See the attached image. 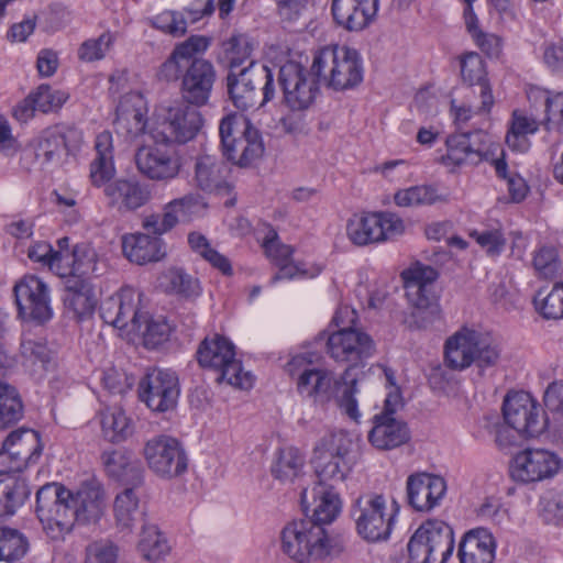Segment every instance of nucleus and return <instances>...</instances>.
I'll use <instances>...</instances> for the list:
<instances>
[{
	"label": "nucleus",
	"mask_w": 563,
	"mask_h": 563,
	"mask_svg": "<svg viewBox=\"0 0 563 563\" xmlns=\"http://www.w3.org/2000/svg\"><path fill=\"white\" fill-rule=\"evenodd\" d=\"M287 373L296 379L297 391L314 404H328L335 398L339 407L353 420L360 418L355 395L358 393L357 379L347 382L350 369L338 379L332 371L310 367L306 357L298 355L286 365Z\"/></svg>",
	"instance_id": "1"
},
{
	"label": "nucleus",
	"mask_w": 563,
	"mask_h": 563,
	"mask_svg": "<svg viewBox=\"0 0 563 563\" xmlns=\"http://www.w3.org/2000/svg\"><path fill=\"white\" fill-rule=\"evenodd\" d=\"M96 157L90 164V179L95 186H104L103 192L110 207L118 211H134L151 200L146 185L135 180H110L115 174L113 164L112 135L108 131L99 133L95 141Z\"/></svg>",
	"instance_id": "2"
},
{
	"label": "nucleus",
	"mask_w": 563,
	"mask_h": 563,
	"mask_svg": "<svg viewBox=\"0 0 563 563\" xmlns=\"http://www.w3.org/2000/svg\"><path fill=\"white\" fill-rule=\"evenodd\" d=\"M280 538L283 552L297 563H318L344 549L322 526L308 519L286 525Z\"/></svg>",
	"instance_id": "3"
},
{
	"label": "nucleus",
	"mask_w": 563,
	"mask_h": 563,
	"mask_svg": "<svg viewBox=\"0 0 563 563\" xmlns=\"http://www.w3.org/2000/svg\"><path fill=\"white\" fill-rule=\"evenodd\" d=\"M411 311L404 322L411 330L428 329L441 320V308L433 291L438 273L431 266L417 264L401 273Z\"/></svg>",
	"instance_id": "4"
},
{
	"label": "nucleus",
	"mask_w": 563,
	"mask_h": 563,
	"mask_svg": "<svg viewBox=\"0 0 563 563\" xmlns=\"http://www.w3.org/2000/svg\"><path fill=\"white\" fill-rule=\"evenodd\" d=\"M444 357L452 369L462 371L472 364L484 369L498 364L501 346L492 333L464 328L446 339Z\"/></svg>",
	"instance_id": "5"
},
{
	"label": "nucleus",
	"mask_w": 563,
	"mask_h": 563,
	"mask_svg": "<svg viewBox=\"0 0 563 563\" xmlns=\"http://www.w3.org/2000/svg\"><path fill=\"white\" fill-rule=\"evenodd\" d=\"M312 74L335 91L357 87L363 81L364 67L360 53L347 46H325L313 56Z\"/></svg>",
	"instance_id": "6"
},
{
	"label": "nucleus",
	"mask_w": 563,
	"mask_h": 563,
	"mask_svg": "<svg viewBox=\"0 0 563 563\" xmlns=\"http://www.w3.org/2000/svg\"><path fill=\"white\" fill-rule=\"evenodd\" d=\"M197 361L201 367L216 374L217 383H227L240 389L253 386V376L243 371L233 343L222 335L205 338L198 346Z\"/></svg>",
	"instance_id": "7"
},
{
	"label": "nucleus",
	"mask_w": 563,
	"mask_h": 563,
	"mask_svg": "<svg viewBox=\"0 0 563 563\" xmlns=\"http://www.w3.org/2000/svg\"><path fill=\"white\" fill-rule=\"evenodd\" d=\"M71 500V490L57 483L46 484L37 490L35 511L52 540H63L78 522Z\"/></svg>",
	"instance_id": "8"
},
{
	"label": "nucleus",
	"mask_w": 563,
	"mask_h": 563,
	"mask_svg": "<svg viewBox=\"0 0 563 563\" xmlns=\"http://www.w3.org/2000/svg\"><path fill=\"white\" fill-rule=\"evenodd\" d=\"M356 321V311L349 306L340 307L333 322L341 329L332 333L327 341V353L335 362L356 364L373 355L375 345L368 334L352 325Z\"/></svg>",
	"instance_id": "9"
},
{
	"label": "nucleus",
	"mask_w": 563,
	"mask_h": 563,
	"mask_svg": "<svg viewBox=\"0 0 563 563\" xmlns=\"http://www.w3.org/2000/svg\"><path fill=\"white\" fill-rule=\"evenodd\" d=\"M219 134L222 154L233 164L245 167L263 156L262 135L249 120L227 115L220 122Z\"/></svg>",
	"instance_id": "10"
},
{
	"label": "nucleus",
	"mask_w": 563,
	"mask_h": 563,
	"mask_svg": "<svg viewBox=\"0 0 563 563\" xmlns=\"http://www.w3.org/2000/svg\"><path fill=\"white\" fill-rule=\"evenodd\" d=\"M228 92L234 106L240 110L263 107L275 96L274 77L272 70L250 62L238 75L230 71L228 75Z\"/></svg>",
	"instance_id": "11"
},
{
	"label": "nucleus",
	"mask_w": 563,
	"mask_h": 563,
	"mask_svg": "<svg viewBox=\"0 0 563 563\" xmlns=\"http://www.w3.org/2000/svg\"><path fill=\"white\" fill-rule=\"evenodd\" d=\"M398 508L396 503L388 507L383 494L367 493L356 498L353 506L357 533L368 542L385 541L389 538Z\"/></svg>",
	"instance_id": "12"
},
{
	"label": "nucleus",
	"mask_w": 563,
	"mask_h": 563,
	"mask_svg": "<svg viewBox=\"0 0 563 563\" xmlns=\"http://www.w3.org/2000/svg\"><path fill=\"white\" fill-rule=\"evenodd\" d=\"M454 550L453 529L442 520H427L408 542L412 563H445Z\"/></svg>",
	"instance_id": "13"
},
{
	"label": "nucleus",
	"mask_w": 563,
	"mask_h": 563,
	"mask_svg": "<svg viewBox=\"0 0 563 563\" xmlns=\"http://www.w3.org/2000/svg\"><path fill=\"white\" fill-rule=\"evenodd\" d=\"M350 440L343 434L323 438L314 449L312 464L318 482L314 486L335 489L346 479L351 467L346 461Z\"/></svg>",
	"instance_id": "14"
},
{
	"label": "nucleus",
	"mask_w": 563,
	"mask_h": 563,
	"mask_svg": "<svg viewBox=\"0 0 563 563\" xmlns=\"http://www.w3.org/2000/svg\"><path fill=\"white\" fill-rule=\"evenodd\" d=\"M404 230V221L390 212L355 214L346 224L349 239L358 246L395 239Z\"/></svg>",
	"instance_id": "15"
},
{
	"label": "nucleus",
	"mask_w": 563,
	"mask_h": 563,
	"mask_svg": "<svg viewBox=\"0 0 563 563\" xmlns=\"http://www.w3.org/2000/svg\"><path fill=\"white\" fill-rule=\"evenodd\" d=\"M141 294L132 287H122L117 294L102 300L99 313L101 319L129 333L142 331L144 312L140 310Z\"/></svg>",
	"instance_id": "16"
},
{
	"label": "nucleus",
	"mask_w": 563,
	"mask_h": 563,
	"mask_svg": "<svg viewBox=\"0 0 563 563\" xmlns=\"http://www.w3.org/2000/svg\"><path fill=\"white\" fill-rule=\"evenodd\" d=\"M143 453L150 470L159 477L170 479L187 470V454L180 442L170 435L161 434L150 439Z\"/></svg>",
	"instance_id": "17"
},
{
	"label": "nucleus",
	"mask_w": 563,
	"mask_h": 563,
	"mask_svg": "<svg viewBox=\"0 0 563 563\" xmlns=\"http://www.w3.org/2000/svg\"><path fill=\"white\" fill-rule=\"evenodd\" d=\"M562 468L560 456L545 449H525L511 460L509 473L516 483L534 484L554 477Z\"/></svg>",
	"instance_id": "18"
},
{
	"label": "nucleus",
	"mask_w": 563,
	"mask_h": 563,
	"mask_svg": "<svg viewBox=\"0 0 563 563\" xmlns=\"http://www.w3.org/2000/svg\"><path fill=\"white\" fill-rule=\"evenodd\" d=\"M284 102L292 111L308 109L319 92L318 78L299 63L289 60L279 69Z\"/></svg>",
	"instance_id": "19"
},
{
	"label": "nucleus",
	"mask_w": 563,
	"mask_h": 563,
	"mask_svg": "<svg viewBox=\"0 0 563 563\" xmlns=\"http://www.w3.org/2000/svg\"><path fill=\"white\" fill-rule=\"evenodd\" d=\"M503 413L506 423L521 435L536 437L547 426L542 408L526 391L508 393L503 404Z\"/></svg>",
	"instance_id": "20"
},
{
	"label": "nucleus",
	"mask_w": 563,
	"mask_h": 563,
	"mask_svg": "<svg viewBox=\"0 0 563 563\" xmlns=\"http://www.w3.org/2000/svg\"><path fill=\"white\" fill-rule=\"evenodd\" d=\"M201 126L200 112L192 106L177 102L166 109L153 136L156 142L186 143L197 135Z\"/></svg>",
	"instance_id": "21"
},
{
	"label": "nucleus",
	"mask_w": 563,
	"mask_h": 563,
	"mask_svg": "<svg viewBox=\"0 0 563 563\" xmlns=\"http://www.w3.org/2000/svg\"><path fill=\"white\" fill-rule=\"evenodd\" d=\"M490 136L484 131H475L450 135L446 139V154L441 163L452 172L464 165H477L492 158L489 150Z\"/></svg>",
	"instance_id": "22"
},
{
	"label": "nucleus",
	"mask_w": 563,
	"mask_h": 563,
	"mask_svg": "<svg viewBox=\"0 0 563 563\" xmlns=\"http://www.w3.org/2000/svg\"><path fill=\"white\" fill-rule=\"evenodd\" d=\"M179 391L178 376L170 369L152 368L139 384L140 399L156 412L174 409Z\"/></svg>",
	"instance_id": "23"
},
{
	"label": "nucleus",
	"mask_w": 563,
	"mask_h": 563,
	"mask_svg": "<svg viewBox=\"0 0 563 563\" xmlns=\"http://www.w3.org/2000/svg\"><path fill=\"white\" fill-rule=\"evenodd\" d=\"M19 316L23 320L43 324L52 319L49 290L47 285L34 275H26L14 286Z\"/></svg>",
	"instance_id": "24"
},
{
	"label": "nucleus",
	"mask_w": 563,
	"mask_h": 563,
	"mask_svg": "<svg viewBox=\"0 0 563 563\" xmlns=\"http://www.w3.org/2000/svg\"><path fill=\"white\" fill-rule=\"evenodd\" d=\"M134 158L140 174L153 181L168 183L175 179L181 169L179 155L157 144L140 147Z\"/></svg>",
	"instance_id": "25"
},
{
	"label": "nucleus",
	"mask_w": 563,
	"mask_h": 563,
	"mask_svg": "<svg viewBox=\"0 0 563 563\" xmlns=\"http://www.w3.org/2000/svg\"><path fill=\"white\" fill-rule=\"evenodd\" d=\"M211 40L205 35H191L177 43L167 58L158 66L156 78L161 82L172 84L183 80L187 69L198 55L210 46Z\"/></svg>",
	"instance_id": "26"
},
{
	"label": "nucleus",
	"mask_w": 563,
	"mask_h": 563,
	"mask_svg": "<svg viewBox=\"0 0 563 563\" xmlns=\"http://www.w3.org/2000/svg\"><path fill=\"white\" fill-rule=\"evenodd\" d=\"M390 404V397H387L384 410L374 416L373 428L368 433L371 444L382 451L394 450L410 440V430L407 423L395 417V410Z\"/></svg>",
	"instance_id": "27"
},
{
	"label": "nucleus",
	"mask_w": 563,
	"mask_h": 563,
	"mask_svg": "<svg viewBox=\"0 0 563 563\" xmlns=\"http://www.w3.org/2000/svg\"><path fill=\"white\" fill-rule=\"evenodd\" d=\"M216 78L217 71L211 62L199 57L194 59L180 82L184 103L192 107L207 104Z\"/></svg>",
	"instance_id": "28"
},
{
	"label": "nucleus",
	"mask_w": 563,
	"mask_h": 563,
	"mask_svg": "<svg viewBox=\"0 0 563 563\" xmlns=\"http://www.w3.org/2000/svg\"><path fill=\"white\" fill-rule=\"evenodd\" d=\"M379 0H332L331 13L336 25L349 32H360L376 18Z\"/></svg>",
	"instance_id": "29"
},
{
	"label": "nucleus",
	"mask_w": 563,
	"mask_h": 563,
	"mask_svg": "<svg viewBox=\"0 0 563 563\" xmlns=\"http://www.w3.org/2000/svg\"><path fill=\"white\" fill-rule=\"evenodd\" d=\"M445 493L446 483L440 476L423 473L407 479L408 503L418 511H430L439 506Z\"/></svg>",
	"instance_id": "30"
},
{
	"label": "nucleus",
	"mask_w": 563,
	"mask_h": 563,
	"mask_svg": "<svg viewBox=\"0 0 563 563\" xmlns=\"http://www.w3.org/2000/svg\"><path fill=\"white\" fill-rule=\"evenodd\" d=\"M301 507L308 520L323 527L331 523L341 511V499L335 489L314 486L309 494L303 488L300 494Z\"/></svg>",
	"instance_id": "31"
},
{
	"label": "nucleus",
	"mask_w": 563,
	"mask_h": 563,
	"mask_svg": "<svg viewBox=\"0 0 563 563\" xmlns=\"http://www.w3.org/2000/svg\"><path fill=\"white\" fill-rule=\"evenodd\" d=\"M192 184L207 194L225 195L231 189L227 165L211 155H200L195 159Z\"/></svg>",
	"instance_id": "32"
},
{
	"label": "nucleus",
	"mask_w": 563,
	"mask_h": 563,
	"mask_svg": "<svg viewBox=\"0 0 563 563\" xmlns=\"http://www.w3.org/2000/svg\"><path fill=\"white\" fill-rule=\"evenodd\" d=\"M73 495V508L77 514V520L80 523L97 522L103 515L104 510V489L102 485L96 481L84 482Z\"/></svg>",
	"instance_id": "33"
},
{
	"label": "nucleus",
	"mask_w": 563,
	"mask_h": 563,
	"mask_svg": "<svg viewBox=\"0 0 563 563\" xmlns=\"http://www.w3.org/2000/svg\"><path fill=\"white\" fill-rule=\"evenodd\" d=\"M146 104L142 95L131 92L124 95L117 107L114 125L129 137L142 134L146 126Z\"/></svg>",
	"instance_id": "34"
},
{
	"label": "nucleus",
	"mask_w": 563,
	"mask_h": 563,
	"mask_svg": "<svg viewBox=\"0 0 563 563\" xmlns=\"http://www.w3.org/2000/svg\"><path fill=\"white\" fill-rule=\"evenodd\" d=\"M495 554V539L484 528L466 532L460 542L457 551L461 563H494Z\"/></svg>",
	"instance_id": "35"
},
{
	"label": "nucleus",
	"mask_w": 563,
	"mask_h": 563,
	"mask_svg": "<svg viewBox=\"0 0 563 563\" xmlns=\"http://www.w3.org/2000/svg\"><path fill=\"white\" fill-rule=\"evenodd\" d=\"M122 251L130 262L144 265L162 260L165 256V244L158 236L136 232L123 235Z\"/></svg>",
	"instance_id": "36"
},
{
	"label": "nucleus",
	"mask_w": 563,
	"mask_h": 563,
	"mask_svg": "<svg viewBox=\"0 0 563 563\" xmlns=\"http://www.w3.org/2000/svg\"><path fill=\"white\" fill-rule=\"evenodd\" d=\"M461 76L467 85L478 87L481 106L477 112L488 114L494 104V96L486 78L484 60L477 53H467L462 57Z\"/></svg>",
	"instance_id": "37"
},
{
	"label": "nucleus",
	"mask_w": 563,
	"mask_h": 563,
	"mask_svg": "<svg viewBox=\"0 0 563 563\" xmlns=\"http://www.w3.org/2000/svg\"><path fill=\"white\" fill-rule=\"evenodd\" d=\"M19 355L22 366L33 376L42 377L55 367V354L43 340L22 338Z\"/></svg>",
	"instance_id": "38"
},
{
	"label": "nucleus",
	"mask_w": 563,
	"mask_h": 563,
	"mask_svg": "<svg viewBox=\"0 0 563 563\" xmlns=\"http://www.w3.org/2000/svg\"><path fill=\"white\" fill-rule=\"evenodd\" d=\"M35 162L42 169L59 166L67 154L65 136L57 130H46L31 144Z\"/></svg>",
	"instance_id": "39"
},
{
	"label": "nucleus",
	"mask_w": 563,
	"mask_h": 563,
	"mask_svg": "<svg viewBox=\"0 0 563 563\" xmlns=\"http://www.w3.org/2000/svg\"><path fill=\"white\" fill-rule=\"evenodd\" d=\"M115 527L123 534H131L137 523L143 522L144 511L134 488H125L113 503Z\"/></svg>",
	"instance_id": "40"
},
{
	"label": "nucleus",
	"mask_w": 563,
	"mask_h": 563,
	"mask_svg": "<svg viewBox=\"0 0 563 563\" xmlns=\"http://www.w3.org/2000/svg\"><path fill=\"white\" fill-rule=\"evenodd\" d=\"M141 558L151 563L164 560L170 553V544L156 525L143 523L136 545Z\"/></svg>",
	"instance_id": "41"
},
{
	"label": "nucleus",
	"mask_w": 563,
	"mask_h": 563,
	"mask_svg": "<svg viewBox=\"0 0 563 563\" xmlns=\"http://www.w3.org/2000/svg\"><path fill=\"white\" fill-rule=\"evenodd\" d=\"M31 494L24 477H9L0 481V518L15 514Z\"/></svg>",
	"instance_id": "42"
},
{
	"label": "nucleus",
	"mask_w": 563,
	"mask_h": 563,
	"mask_svg": "<svg viewBox=\"0 0 563 563\" xmlns=\"http://www.w3.org/2000/svg\"><path fill=\"white\" fill-rule=\"evenodd\" d=\"M399 207L431 206L438 202H448V195L440 191L434 185H419L398 190L394 196Z\"/></svg>",
	"instance_id": "43"
},
{
	"label": "nucleus",
	"mask_w": 563,
	"mask_h": 563,
	"mask_svg": "<svg viewBox=\"0 0 563 563\" xmlns=\"http://www.w3.org/2000/svg\"><path fill=\"white\" fill-rule=\"evenodd\" d=\"M7 448L15 451L26 463L38 459L42 452L40 434L32 429H19L12 431L3 441Z\"/></svg>",
	"instance_id": "44"
},
{
	"label": "nucleus",
	"mask_w": 563,
	"mask_h": 563,
	"mask_svg": "<svg viewBox=\"0 0 563 563\" xmlns=\"http://www.w3.org/2000/svg\"><path fill=\"white\" fill-rule=\"evenodd\" d=\"M103 466L107 473L125 483H131L134 486L142 483L141 471L137 466L133 465L122 451L104 452L101 456Z\"/></svg>",
	"instance_id": "45"
},
{
	"label": "nucleus",
	"mask_w": 563,
	"mask_h": 563,
	"mask_svg": "<svg viewBox=\"0 0 563 563\" xmlns=\"http://www.w3.org/2000/svg\"><path fill=\"white\" fill-rule=\"evenodd\" d=\"M305 465V456L292 446L284 448L278 451L271 472L272 475L280 482H292L297 478Z\"/></svg>",
	"instance_id": "46"
},
{
	"label": "nucleus",
	"mask_w": 563,
	"mask_h": 563,
	"mask_svg": "<svg viewBox=\"0 0 563 563\" xmlns=\"http://www.w3.org/2000/svg\"><path fill=\"white\" fill-rule=\"evenodd\" d=\"M538 129L537 120L514 111L511 125L506 135V143L514 151L526 152L530 145L526 135L536 133Z\"/></svg>",
	"instance_id": "47"
},
{
	"label": "nucleus",
	"mask_w": 563,
	"mask_h": 563,
	"mask_svg": "<svg viewBox=\"0 0 563 563\" xmlns=\"http://www.w3.org/2000/svg\"><path fill=\"white\" fill-rule=\"evenodd\" d=\"M188 244L190 249L207 261L213 268L223 275L230 276L233 273L229 258L213 249L209 240L199 232L188 234Z\"/></svg>",
	"instance_id": "48"
},
{
	"label": "nucleus",
	"mask_w": 563,
	"mask_h": 563,
	"mask_svg": "<svg viewBox=\"0 0 563 563\" xmlns=\"http://www.w3.org/2000/svg\"><path fill=\"white\" fill-rule=\"evenodd\" d=\"M101 428L111 442L124 440L132 432L131 421L120 407H109L101 411Z\"/></svg>",
	"instance_id": "49"
},
{
	"label": "nucleus",
	"mask_w": 563,
	"mask_h": 563,
	"mask_svg": "<svg viewBox=\"0 0 563 563\" xmlns=\"http://www.w3.org/2000/svg\"><path fill=\"white\" fill-rule=\"evenodd\" d=\"M64 305L67 313L74 319L84 320L92 314L96 300L91 291L80 283L77 288L67 287Z\"/></svg>",
	"instance_id": "50"
},
{
	"label": "nucleus",
	"mask_w": 563,
	"mask_h": 563,
	"mask_svg": "<svg viewBox=\"0 0 563 563\" xmlns=\"http://www.w3.org/2000/svg\"><path fill=\"white\" fill-rule=\"evenodd\" d=\"M29 541L19 530L0 527V561L13 563L22 558L29 551Z\"/></svg>",
	"instance_id": "51"
},
{
	"label": "nucleus",
	"mask_w": 563,
	"mask_h": 563,
	"mask_svg": "<svg viewBox=\"0 0 563 563\" xmlns=\"http://www.w3.org/2000/svg\"><path fill=\"white\" fill-rule=\"evenodd\" d=\"M22 417L23 404L18 390L0 380V428H8Z\"/></svg>",
	"instance_id": "52"
},
{
	"label": "nucleus",
	"mask_w": 563,
	"mask_h": 563,
	"mask_svg": "<svg viewBox=\"0 0 563 563\" xmlns=\"http://www.w3.org/2000/svg\"><path fill=\"white\" fill-rule=\"evenodd\" d=\"M166 291L185 298L197 297L200 294L199 280L181 268H169L163 275Z\"/></svg>",
	"instance_id": "53"
},
{
	"label": "nucleus",
	"mask_w": 563,
	"mask_h": 563,
	"mask_svg": "<svg viewBox=\"0 0 563 563\" xmlns=\"http://www.w3.org/2000/svg\"><path fill=\"white\" fill-rule=\"evenodd\" d=\"M147 23L159 32L173 37H181L187 33V20L184 14L174 10H165L147 19Z\"/></svg>",
	"instance_id": "54"
},
{
	"label": "nucleus",
	"mask_w": 563,
	"mask_h": 563,
	"mask_svg": "<svg viewBox=\"0 0 563 563\" xmlns=\"http://www.w3.org/2000/svg\"><path fill=\"white\" fill-rule=\"evenodd\" d=\"M222 48L230 67V71H234V68L241 66L245 60H247L253 51L249 37L244 34L232 35L222 43Z\"/></svg>",
	"instance_id": "55"
},
{
	"label": "nucleus",
	"mask_w": 563,
	"mask_h": 563,
	"mask_svg": "<svg viewBox=\"0 0 563 563\" xmlns=\"http://www.w3.org/2000/svg\"><path fill=\"white\" fill-rule=\"evenodd\" d=\"M536 307L545 319L563 318V282L555 284L552 290L541 298V292L534 298Z\"/></svg>",
	"instance_id": "56"
},
{
	"label": "nucleus",
	"mask_w": 563,
	"mask_h": 563,
	"mask_svg": "<svg viewBox=\"0 0 563 563\" xmlns=\"http://www.w3.org/2000/svg\"><path fill=\"white\" fill-rule=\"evenodd\" d=\"M73 261L77 276L98 275V255L88 243L77 244L73 247Z\"/></svg>",
	"instance_id": "57"
},
{
	"label": "nucleus",
	"mask_w": 563,
	"mask_h": 563,
	"mask_svg": "<svg viewBox=\"0 0 563 563\" xmlns=\"http://www.w3.org/2000/svg\"><path fill=\"white\" fill-rule=\"evenodd\" d=\"M114 36L109 33H102L98 38L85 41L78 48V57L82 62L91 63L102 59L111 48Z\"/></svg>",
	"instance_id": "58"
},
{
	"label": "nucleus",
	"mask_w": 563,
	"mask_h": 563,
	"mask_svg": "<svg viewBox=\"0 0 563 563\" xmlns=\"http://www.w3.org/2000/svg\"><path fill=\"white\" fill-rule=\"evenodd\" d=\"M198 206L199 196L195 194H187L167 202L163 210L166 217H172V224L175 228L181 219H188Z\"/></svg>",
	"instance_id": "59"
},
{
	"label": "nucleus",
	"mask_w": 563,
	"mask_h": 563,
	"mask_svg": "<svg viewBox=\"0 0 563 563\" xmlns=\"http://www.w3.org/2000/svg\"><path fill=\"white\" fill-rule=\"evenodd\" d=\"M145 324V330L142 332L144 345L148 349H155L162 343L166 342L169 338L172 328L164 319H147L142 320Z\"/></svg>",
	"instance_id": "60"
},
{
	"label": "nucleus",
	"mask_w": 563,
	"mask_h": 563,
	"mask_svg": "<svg viewBox=\"0 0 563 563\" xmlns=\"http://www.w3.org/2000/svg\"><path fill=\"white\" fill-rule=\"evenodd\" d=\"M37 111L47 113L54 109L60 108L67 100L68 95L59 90H53L48 85H41L32 92Z\"/></svg>",
	"instance_id": "61"
},
{
	"label": "nucleus",
	"mask_w": 563,
	"mask_h": 563,
	"mask_svg": "<svg viewBox=\"0 0 563 563\" xmlns=\"http://www.w3.org/2000/svg\"><path fill=\"white\" fill-rule=\"evenodd\" d=\"M470 235L492 256L499 255L506 244L499 228L474 230Z\"/></svg>",
	"instance_id": "62"
},
{
	"label": "nucleus",
	"mask_w": 563,
	"mask_h": 563,
	"mask_svg": "<svg viewBox=\"0 0 563 563\" xmlns=\"http://www.w3.org/2000/svg\"><path fill=\"white\" fill-rule=\"evenodd\" d=\"M118 547L110 540H99L86 548V563H115Z\"/></svg>",
	"instance_id": "63"
},
{
	"label": "nucleus",
	"mask_w": 563,
	"mask_h": 563,
	"mask_svg": "<svg viewBox=\"0 0 563 563\" xmlns=\"http://www.w3.org/2000/svg\"><path fill=\"white\" fill-rule=\"evenodd\" d=\"M262 246L266 256L274 261L277 266L289 261L294 253L290 245L279 243L278 235L273 230L265 236Z\"/></svg>",
	"instance_id": "64"
}]
</instances>
